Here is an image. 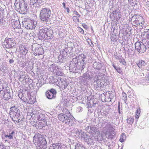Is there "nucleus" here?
<instances>
[{"label": "nucleus", "mask_w": 149, "mask_h": 149, "mask_svg": "<svg viewBox=\"0 0 149 149\" xmlns=\"http://www.w3.org/2000/svg\"><path fill=\"white\" fill-rule=\"evenodd\" d=\"M45 137L44 135L37 133L33 137V141L35 145L39 147L40 149H45L47 148V142Z\"/></svg>", "instance_id": "1"}, {"label": "nucleus", "mask_w": 149, "mask_h": 149, "mask_svg": "<svg viewBox=\"0 0 149 149\" xmlns=\"http://www.w3.org/2000/svg\"><path fill=\"white\" fill-rule=\"evenodd\" d=\"M62 112L63 113H60L58 115L59 120L69 126L71 125L73 121L69 111L68 109H63Z\"/></svg>", "instance_id": "2"}, {"label": "nucleus", "mask_w": 149, "mask_h": 149, "mask_svg": "<svg viewBox=\"0 0 149 149\" xmlns=\"http://www.w3.org/2000/svg\"><path fill=\"white\" fill-rule=\"evenodd\" d=\"M51 10L49 9L42 8L40 13V17L41 21L44 23H46L50 19Z\"/></svg>", "instance_id": "3"}, {"label": "nucleus", "mask_w": 149, "mask_h": 149, "mask_svg": "<svg viewBox=\"0 0 149 149\" xmlns=\"http://www.w3.org/2000/svg\"><path fill=\"white\" fill-rule=\"evenodd\" d=\"M14 5L17 11L23 13L26 12L27 4L24 0H15Z\"/></svg>", "instance_id": "4"}, {"label": "nucleus", "mask_w": 149, "mask_h": 149, "mask_svg": "<svg viewBox=\"0 0 149 149\" xmlns=\"http://www.w3.org/2000/svg\"><path fill=\"white\" fill-rule=\"evenodd\" d=\"M22 25L27 29H33L37 25V22L34 20H30L28 18H25L22 22Z\"/></svg>", "instance_id": "5"}, {"label": "nucleus", "mask_w": 149, "mask_h": 149, "mask_svg": "<svg viewBox=\"0 0 149 149\" xmlns=\"http://www.w3.org/2000/svg\"><path fill=\"white\" fill-rule=\"evenodd\" d=\"M85 130L89 133H92L95 139H97L99 136L100 132L98 128L95 126L89 125L86 127Z\"/></svg>", "instance_id": "6"}, {"label": "nucleus", "mask_w": 149, "mask_h": 149, "mask_svg": "<svg viewBox=\"0 0 149 149\" xmlns=\"http://www.w3.org/2000/svg\"><path fill=\"white\" fill-rule=\"evenodd\" d=\"M144 41L142 40L141 42L138 40L135 44V49L139 52L141 53H143L146 50V48L144 45Z\"/></svg>", "instance_id": "7"}, {"label": "nucleus", "mask_w": 149, "mask_h": 149, "mask_svg": "<svg viewBox=\"0 0 149 149\" xmlns=\"http://www.w3.org/2000/svg\"><path fill=\"white\" fill-rule=\"evenodd\" d=\"M50 69L51 70L53 71L54 73L57 76H61L64 75L63 69L55 64H52L51 65Z\"/></svg>", "instance_id": "8"}, {"label": "nucleus", "mask_w": 149, "mask_h": 149, "mask_svg": "<svg viewBox=\"0 0 149 149\" xmlns=\"http://www.w3.org/2000/svg\"><path fill=\"white\" fill-rule=\"evenodd\" d=\"M143 17L141 16L136 15H135L133 16L131 19V22L132 24L136 27L140 25V23H142Z\"/></svg>", "instance_id": "9"}, {"label": "nucleus", "mask_w": 149, "mask_h": 149, "mask_svg": "<svg viewBox=\"0 0 149 149\" xmlns=\"http://www.w3.org/2000/svg\"><path fill=\"white\" fill-rule=\"evenodd\" d=\"M15 44L13 38H6L3 43L4 46L8 48L13 47L15 46Z\"/></svg>", "instance_id": "10"}, {"label": "nucleus", "mask_w": 149, "mask_h": 149, "mask_svg": "<svg viewBox=\"0 0 149 149\" xmlns=\"http://www.w3.org/2000/svg\"><path fill=\"white\" fill-rule=\"evenodd\" d=\"M20 111L9 113L10 117L13 121H16L19 123L20 119L19 118Z\"/></svg>", "instance_id": "11"}, {"label": "nucleus", "mask_w": 149, "mask_h": 149, "mask_svg": "<svg viewBox=\"0 0 149 149\" xmlns=\"http://www.w3.org/2000/svg\"><path fill=\"white\" fill-rule=\"evenodd\" d=\"M48 28H44L40 29L39 32V37L41 39L43 38L45 39L47 31H48Z\"/></svg>", "instance_id": "12"}, {"label": "nucleus", "mask_w": 149, "mask_h": 149, "mask_svg": "<svg viewBox=\"0 0 149 149\" xmlns=\"http://www.w3.org/2000/svg\"><path fill=\"white\" fill-rule=\"evenodd\" d=\"M76 134L77 136L81 138L82 139L84 140L85 139V137L87 135L86 133L81 130H77L76 131Z\"/></svg>", "instance_id": "13"}, {"label": "nucleus", "mask_w": 149, "mask_h": 149, "mask_svg": "<svg viewBox=\"0 0 149 149\" xmlns=\"http://www.w3.org/2000/svg\"><path fill=\"white\" fill-rule=\"evenodd\" d=\"M93 138L92 137H90L87 134L85 139L84 140L89 145H93L94 143Z\"/></svg>", "instance_id": "14"}, {"label": "nucleus", "mask_w": 149, "mask_h": 149, "mask_svg": "<svg viewBox=\"0 0 149 149\" xmlns=\"http://www.w3.org/2000/svg\"><path fill=\"white\" fill-rule=\"evenodd\" d=\"M48 31H47L46 32V36L47 37H46L45 39L48 40L51 39L53 37V32L52 30L50 28H48Z\"/></svg>", "instance_id": "15"}, {"label": "nucleus", "mask_w": 149, "mask_h": 149, "mask_svg": "<svg viewBox=\"0 0 149 149\" xmlns=\"http://www.w3.org/2000/svg\"><path fill=\"white\" fill-rule=\"evenodd\" d=\"M97 76L95 77L94 78V82H96L98 87H101L102 86L104 85L103 81L101 79H97Z\"/></svg>", "instance_id": "16"}, {"label": "nucleus", "mask_w": 149, "mask_h": 149, "mask_svg": "<svg viewBox=\"0 0 149 149\" xmlns=\"http://www.w3.org/2000/svg\"><path fill=\"white\" fill-rule=\"evenodd\" d=\"M119 11L118 10H116L113 11L112 13L113 14V16L114 18L116 19H119L121 17V15L120 14Z\"/></svg>", "instance_id": "17"}, {"label": "nucleus", "mask_w": 149, "mask_h": 149, "mask_svg": "<svg viewBox=\"0 0 149 149\" xmlns=\"http://www.w3.org/2000/svg\"><path fill=\"white\" fill-rule=\"evenodd\" d=\"M32 50L36 52L38 54V55L42 54L43 53V49L41 47L38 48L37 47L35 48H33Z\"/></svg>", "instance_id": "18"}, {"label": "nucleus", "mask_w": 149, "mask_h": 149, "mask_svg": "<svg viewBox=\"0 0 149 149\" xmlns=\"http://www.w3.org/2000/svg\"><path fill=\"white\" fill-rule=\"evenodd\" d=\"M29 1L31 5H34L35 7H38L37 5L40 4L39 0H29Z\"/></svg>", "instance_id": "19"}, {"label": "nucleus", "mask_w": 149, "mask_h": 149, "mask_svg": "<svg viewBox=\"0 0 149 149\" xmlns=\"http://www.w3.org/2000/svg\"><path fill=\"white\" fill-rule=\"evenodd\" d=\"M10 113L16 112L20 111L19 109L16 106H14L11 107L10 109Z\"/></svg>", "instance_id": "20"}, {"label": "nucleus", "mask_w": 149, "mask_h": 149, "mask_svg": "<svg viewBox=\"0 0 149 149\" xmlns=\"http://www.w3.org/2000/svg\"><path fill=\"white\" fill-rule=\"evenodd\" d=\"M61 146V145L60 144L54 143L51 147L52 148V149H62Z\"/></svg>", "instance_id": "21"}, {"label": "nucleus", "mask_w": 149, "mask_h": 149, "mask_svg": "<svg viewBox=\"0 0 149 149\" xmlns=\"http://www.w3.org/2000/svg\"><path fill=\"white\" fill-rule=\"evenodd\" d=\"M46 95L47 98L50 99H52L56 97V96H54L48 91L46 93Z\"/></svg>", "instance_id": "22"}, {"label": "nucleus", "mask_w": 149, "mask_h": 149, "mask_svg": "<svg viewBox=\"0 0 149 149\" xmlns=\"http://www.w3.org/2000/svg\"><path fill=\"white\" fill-rule=\"evenodd\" d=\"M62 82V84H60V85H61V87L62 88V89H64L66 88L68 83L65 80H64V79Z\"/></svg>", "instance_id": "23"}, {"label": "nucleus", "mask_w": 149, "mask_h": 149, "mask_svg": "<svg viewBox=\"0 0 149 149\" xmlns=\"http://www.w3.org/2000/svg\"><path fill=\"white\" fill-rule=\"evenodd\" d=\"M3 97L5 100H8L10 99L11 97V93H3Z\"/></svg>", "instance_id": "24"}, {"label": "nucleus", "mask_w": 149, "mask_h": 149, "mask_svg": "<svg viewBox=\"0 0 149 149\" xmlns=\"http://www.w3.org/2000/svg\"><path fill=\"white\" fill-rule=\"evenodd\" d=\"M85 62H84L83 61H79L78 62L77 65L78 66L80 67V68L79 69H82L84 68V64Z\"/></svg>", "instance_id": "25"}, {"label": "nucleus", "mask_w": 149, "mask_h": 149, "mask_svg": "<svg viewBox=\"0 0 149 149\" xmlns=\"http://www.w3.org/2000/svg\"><path fill=\"white\" fill-rule=\"evenodd\" d=\"M15 134L14 131H12L11 132L9 133V135H5V136L6 138H8L10 139H11L13 138V136Z\"/></svg>", "instance_id": "26"}, {"label": "nucleus", "mask_w": 149, "mask_h": 149, "mask_svg": "<svg viewBox=\"0 0 149 149\" xmlns=\"http://www.w3.org/2000/svg\"><path fill=\"white\" fill-rule=\"evenodd\" d=\"M27 78L26 77V76L25 74H22L20 75L19 77V81H24V80H26Z\"/></svg>", "instance_id": "27"}, {"label": "nucleus", "mask_w": 149, "mask_h": 149, "mask_svg": "<svg viewBox=\"0 0 149 149\" xmlns=\"http://www.w3.org/2000/svg\"><path fill=\"white\" fill-rule=\"evenodd\" d=\"M138 67L141 68L142 66H144L146 65V63L144 61L142 60L139 61V62L137 64Z\"/></svg>", "instance_id": "28"}, {"label": "nucleus", "mask_w": 149, "mask_h": 149, "mask_svg": "<svg viewBox=\"0 0 149 149\" xmlns=\"http://www.w3.org/2000/svg\"><path fill=\"white\" fill-rule=\"evenodd\" d=\"M2 89H4L3 92L5 93H10L9 87L7 86L4 87L3 86H2Z\"/></svg>", "instance_id": "29"}, {"label": "nucleus", "mask_w": 149, "mask_h": 149, "mask_svg": "<svg viewBox=\"0 0 149 149\" xmlns=\"http://www.w3.org/2000/svg\"><path fill=\"white\" fill-rule=\"evenodd\" d=\"M75 149H85L82 145H81L79 143L77 144L75 146Z\"/></svg>", "instance_id": "30"}, {"label": "nucleus", "mask_w": 149, "mask_h": 149, "mask_svg": "<svg viewBox=\"0 0 149 149\" xmlns=\"http://www.w3.org/2000/svg\"><path fill=\"white\" fill-rule=\"evenodd\" d=\"M111 40L113 41H116L117 40V36L115 34H112L111 35Z\"/></svg>", "instance_id": "31"}, {"label": "nucleus", "mask_w": 149, "mask_h": 149, "mask_svg": "<svg viewBox=\"0 0 149 149\" xmlns=\"http://www.w3.org/2000/svg\"><path fill=\"white\" fill-rule=\"evenodd\" d=\"M147 35L149 36V35L147 33H146V36H147ZM144 41V45H145L146 48V49L148 48H149V40H147L145 42V40Z\"/></svg>", "instance_id": "32"}, {"label": "nucleus", "mask_w": 149, "mask_h": 149, "mask_svg": "<svg viewBox=\"0 0 149 149\" xmlns=\"http://www.w3.org/2000/svg\"><path fill=\"white\" fill-rule=\"evenodd\" d=\"M105 96V101H111V98H110V95L109 93L108 94H106L104 95Z\"/></svg>", "instance_id": "33"}, {"label": "nucleus", "mask_w": 149, "mask_h": 149, "mask_svg": "<svg viewBox=\"0 0 149 149\" xmlns=\"http://www.w3.org/2000/svg\"><path fill=\"white\" fill-rule=\"evenodd\" d=\"M78 17H79L76 16H74L72 17V19L73 21L76 23L79 22V19L78 18Z\"/></svg>", "instance_id": "34"}, {"label": "nucleus", "mask_w": 149, "mask_h": 149, "mask_svg": "<svg viewBox=\"0 0 149 149\" xmlns=\"http://www.w3.org/2000/svg\"><path fill=\"white\" fill-rule=\"evenodd\" d=\"M125 138V133H122L121 135L119 141L121 142H123L124 141V138Z\"/></svg>", "instance_id": "35"}, {"label": "nucleus", "mask_w": 149, "mask_h": 149, "mask_svg": "<svg viewBox=\"0 0 149 149\" xmlns=\"http://www.w3.org/2000/svg\"><path fill=\"white\" fill-rule=\"evenodd\" d=\"M47 91L51 93L54 96H56V92L55 89L52 88L50 90H48Z\"/></svg>", "instance_id": "36"}, {"label": "nucleus", "mask_w": 149, "mask_h": 149, "mask_svg": "<svg viewBox=\"0 0 149 149\" xmlns=\"http://www.w3.org/2000/svg\"><path fill=\"white\" fill-rule=\"evenodd\" d=\"M59 77H56V78H55L54 80L51 81V83H52L53 84H55L57 85L58 81V79Z\"/></svg>", "instance_id": "37"}, {"label": "nucleus", "mask_w": 149, "mask_h": 149, "mask_svg": "<svg viewBox=\"0 0 149 149\" xmlns=\"http://www.w3.org/2000/svg\"><path fill=\"white\" fill-rule=\"evenodd\" d=\"M127 122L129 124L132 125L134 122V119L133 118H129L127 120Z\"/></svg>", "instance_id": "38"}, {"label": "nucleus", "mask_w": 149, "mask_h": 149, "mask_svg": "<svg viewBox=\"0 0 149 149\" xmlns=\"http://www.w3.org/2000/svg\"><path fill=\"white\" fill-rule=\"evenodd\" d=\"M64 79H61L60 77H59V78H58V84L57 86H58L59 87H61V85H60V84H62V81H63Z\"/></svg>", "instance_id": "39"}, {"label": "nucleus", "mask_w": 149, "mask_h": 149, "mask_svg": "<svg viewBox=\"0 0 149 149\" xmlns=\"http://www.w3.org/2000/svg\"><path fill=\"white\" fill-rule=\"evenodd\" d=\"M62 4L63 5V7L66 10L67 12L68 13H69L70 12V10L68 8L66 7L65 6V3L64 2H63L62 3Z\"/></svg>", "instance_id": "40"}, {"label": "nucleus", "mask_w": 149, "mask_h": 149, "mask_svg": "<svg viewBox=\"0 0 149 149\" xmlns=\"http://www.w3.org/2000/svg\"><path fill=\"white\" fill-rule=\"evenodd\" d=\"M19 23H18V22L15 21L14 23L13 27L14 29L17 28L19 27Z\"/></svg>", "instance_id": "41"}, {"label": "nucleus", "mask_w": 149, "mask_h": 149, "mask_svg": "<svg viewBox=\"0 0 149 149\" xmlns=\"http://www.w3.org/2000/svg\"><path fill=\"white\" fill-rule=\"evenodd\" d=\"M106 137L109 139H111L113 137V135H112V133H110L108 135L107 134H106Z\"/></svg>", "instance_id": "42"}, {"label": "nucleus", "mask_w": 149, "mask_h": 149, "mask_svg": "<svg viewBox=\"0 0 149 149\" xmlns=\"http://www.w3.org/2000/svg\"><path fill=\"white\" fill-rule=\"evenodd\" d=\"M80 56V57H81L82 58V59L81 60L83 61L84 62H86V61H85V59L86 58V56L83 54H81Z\"/></svg>", "instance_id": "43"}, {"label": "nucleus", "mask_w": 149, "mask_h": 149, "mask_svg": "<svg viewBox=\"0 0 149 149\" xmlns=\"http://www.w3.org/2000/svg\"><path fill=\"white\" fill-rule=\"evenodd\" d=\"M119 60L120 63H122L124 65H126V62L124 59L120 58Z\"/></svg>", "instance_id": "44"}, {"label": "nucleus", "mask_w": 149, "mask_h": 149, "mask_svg": "<svg viewBox=\"0 0 149 149\" xmlns=\"http://www.w3.org/2000/svg\"><path fill=\"white\" fill-rule=\"evenodd\" d=\"M87 41L89 44V45L91 47H92L93 46V44L91 40L90 39L88 38L87 40Z\"/></svg>", "instance_id": "45"}, {"label": "nucleus", "mask_w": 149, "mask_h": 149, "mask_svg": "<svg viewBox=\"0 0 149 149\" xmlns=\"http://www.w3.org/2000/svg\"><path fill=\"white\" fill-rule=\"evenodd\" d=\"M140 109H137L136 111V114H137L138 115H140Z\"/></svg>", "instance_id": "46"}, {"label": "nucleus", "mask_w": 149, "mask_h": 149, "mask_svg": "<svg viewBox=\"0 0 149 149\" xmlns=\"http://www.w3.org/2000/svg\"><path fill=\"white\" fill-rule=\"evenodd\" d=\"M74 14L76 15V16H77L79 17H80V15L79 14V13L76 11H74Z\"/></svg>", "instance_id": "47"}, {"label": "nucleus", "mask_w": 149, "mask_h": 149, "mask_svg": "<svg viewBox=\"0 0 149 149\" xmlns=\"http://www.w3.org/2000/svg\"><path fill=\"white\" fill-rule=\"evenodd\" d=\"M116 70L119 73H121L122 72L121 69L119 68H117Z\"/></svg>", "instance_id": "48"}, {"label": "nucleus", "mask_w": 149, "mask_h": 149, "mask_svg": "<svg viewBox=\"0 0 149 149\" xmlns=\"http://www.w3.org/2000/svg\"><path fill=\"white\" fill-rule=\"evenodd\" d=\"M55 78L53 76H51L49 78V81L51 82V81H52L54 80Z\"/></svg>", "instance_id": "49"}, {"label": "nucleus", "mask_w": 149, "mask_h": 149, "mask_svg": "<svg viewBox=\"0 0 149 149\" xmlns=\"http://www.w3.org/2000/svg\"><path fill=\"white\" fill-rule=\"evenodd\" d=\"M79 31L81 32V33L82 34H83L84 32V30L81 28H79Z\"/></svg>", "instance_id": "50"}, {"label": "nucleus", "mask_w": 149, "mask_h": 149, "mask_svg": "<svg viewBox=\"0 0 149 149\" xmlns=\"http://www.w3.org/2000/svg\"><path fill=\"white\" fill-rule=\"evenodd\" d=\"M0 149H6V148L3 145H0Z\"/></svg>", "instance_id": "51"}, {"label": "nucleus", "mask_w": 149, "mask_h": 149, "mask_svg": "<svg viewBox=\"0 0 149 149\" xmlns=\"http://www.w3.org/2000/svg\"><path fill=\"white\" fill-rule=\"evenodd\" d=\"M142 20L143 21H142V23H140V25L142 27H143L142 26V25L144 23V20L143 19Z\"/></svg>", "instance_id": "52"}, {"label": "nucleus", "mask_w": 149, "mask_h": 149, "mask_svg": "<svg viewBox=\"0 0 149 149\" xmlns=\"http://www.w3.org/2000/svg\"><path fill=\"white\" fill-rule=\"evenodd\" d=\"M115 57L116 59L118 60H119L120 58L119 56H117V55H115Z\"/></svg>", "instance_id": "53"}, {"label": "nucleus", "mask_w": 149, "mask_h": 149, "mask_svg": "<svg viewBox=\"0 0 149 149\" xmlns=\"http://www.w3.org/2000/svg\"><path fill=\"white\" fill-rule=\"evenodd\" d=\"M9 62L10 63H12L14 62V60L13 59H10Z\"/></svg>", "instance_id": "54"}, {"label": "nucleus", "mask_w": 149, "mask_h": 149, "mask_svg": "<svg viewBox=\"0 0 149 149\" xmlns=\"http://www.w3.org/2000/svg\"><path fill=\"white\" fill-rule=\"evenodd\" d=\"M146 5L148 7H149V1H147L146 2Z\"/></svg>", "instance_id": "55"}, {"label": "nucleus", "mask_w": 149, "mask_h": 149, "mask_svg": "<svg viewBox=\"0 0 149 149\" xmlns=\"http://www.w3.org/2000/svg\"><path fill=\"white\" fill-rule=\"evenodd\" d=\"M118 110H120V102H118Z\"/></svg>", "instance_id": "56"}, {"label": "nucleus", "mask_w": 149, "mask_h": 149, "mask_svg": "<svg viewBox=\"0 0 149 149\" xmlns=\"http://www.w3.org/2000/svg\"><path fill=\"white\" fill-rule=\"evenodd\" d=\"M139 115H138L137 114H136V115L135 116V118H136V119H138L139 118Z\"/></svg>", "instance_id": "57"}, {"label": "nucleus", "mask_w": 149, "mask_h": 149, "mask_svg": "<svg viewBox=\"0 0 149 149\" xmlns=\"http://www.w3.org/2000/svg\"><path fill=\"white\" fill-rule=\"evenodd\" d=\"M112 66L114 67V68L116 70V69L117 68L115 66V65H114V64H113Z\"/></svg>", "instance_id": "58"}, {"label": "nucleus", "mask_w": 149, "mask_h": 149, "mask_svg": "<svg viewBox=\"0 0 149 149\" xmlns=\"http://www.w3.org/2000/svg\"><path fill=\"white\" fill-rule=\"evenodd\" d=\"M33 54H34L35 55V56H36V55H38V54L36 52H35L33 53Z\"/></svg>", "instance_id": "59"}, {"label": "nucleus", "mask_w": 149, "mask_h": 149, "mask_svg": "<svg viewBox=\"0 0 149 149\" xmlns=\"http://www.w3.org/2000/svg\"><path fill=\"white\" fill-rule=\"evenodd\" d=\"M24 52H26L25 53H26L27 52V50L26 49H25V51H24Z\"/></svg>", "instance_id": "60"}, {"label": "nucleus", "mask_w": 149, "mask_h": 149, "mask_svg": "<svg viewBox=\"0 0 149 149\" xmlns=\"http://www.w3.org/2000/svg\"><path fill=\"white\" fill-rule=\"evenodd\" d=\"M118 112L119 114H120L121 113L120 112V110H118Z\"/></svg>", "instance_id": "61"}, {"label": "nucleus", "mask_w": 149, "mask_h": 149, "mask_svg": "<svg viewBox=\"0 0 149 149\" xmlns=\"http://www.w3.org/2000/svg\"><path fill=\"white\" fill-rule=\"evenodd\" d=\"M86 74H84V75H83L84 77H85V76H86Z\"/></svg>", "instance_id": "62"}, {"label": "nucleus", "mask_w": 149, "mask_h": 149, "mask_svg": "<svg viewBox=\"0 0 149 149\" xmlns=\"http://www.w3.org/2000/svg\"><path fill=\"white\" fill-rule=\"evenodd\" d=\"M148 78L149 79V74H148Z\"/></svg>", "instance_id": "63"}, {"label": "nucleus", "mask_w": 149, "mask_h": 149, "mask_svg": "<svg viewBox=\"0 0 149 149\" xmlns=\"http://www.w3.org/2000/svg\"><path fill=\"white\" fill-rule=\"evenodd\" d=\"M126 96L125 97H124V99H126Z\"/></svg>", "instance_id": "64"}]
</instances>
